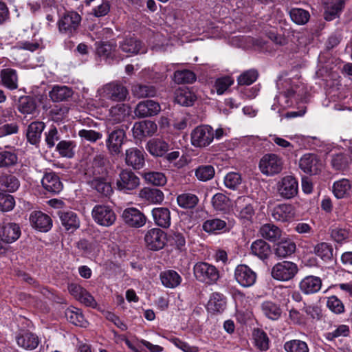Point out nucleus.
I'll return each mask as SVG.
<instances>
[{"label":"nucleus","mask_w":352,"mask_h":352,"mask_svg":"<svg viewBox=\"0 0 352 352\" xmlns=\"http://www.w3.org/2000/svg\"><path fill=\"white\" fill-rule=\"evenodd\" d=\"M314 252L322 260L327 261L331 258L333 255V249L329 243L322 242L315 246Z\"/></svg>","instance_id":"680f3d73"},{"label":"nucleus","mask_w":352,"mask_h":352,"mask_svg":"<svg viewBox=\"0 0 352 352\" xmlns=\"http://www.w3.org/2000/svg\"><path fill=\"white\" fill-rule=\"evenodd\" d=\"M322 287V280L316 276H307L299 283L300 291L307 295L316 294L320 291Z\"/></svg>","instance_id":"a878e982"},{"label":"nucleus","mask_w":352,"mask_h":352,"mask_svg":"<svg viewBox=\"0 0 352 352\" xmlns=\"http://www.w3.org/2000/svg\"><path fill=\"white\" fill-rule=\"evenodd\" d=\"M122 218L126 224L135 228L143 227L147 220L144 214L134 207L124 209L122 214Z\"/></svg>","instance_id":"2eb2a0df"},{"label":"nucleus","mask_w":352,"mask_h":352,"mask_svg":"<svg viewBox=\"0 0 352 352\" xmlns=\"http://www.w3.org/2000/svg\"><path fill=\"white\" fill-rule=\"evenodd\" d=\"M119 49L127 56L147 52V47L135 36H126L119 42Z\"/></svg>","instance_id":"9d476101"},{"label":"nucleus","mask_w":352,"mask_h":352,"mask_svg":"<svg viewBox=\"0 0 352 352\" xmlns=\"http://www.w3.org/2000/svg\"><path fill=\"white\" fill-rule=\"evenodd\" d=\"M15 206L13 196L0 192V210L2 212L11 211Z\"/></svg>","instance_id":"338daca9"},{"label":"nucleus","mask_w":352,"mask_h":352,"mask_svg":"<svg viewBox=\"0 0 352 352\" xmlns=\"http://www.w3.org/2000/svg\"><path fill=\"white\" fill-rule=\"evenodd\" d=\"M157 124L151 120L135 122L132 129L133 137L139 140L144 137L153 135L157 132Z\"/></svg>","instance_id":"b1692460"},{"label":"nucleus","mask_w":352,"mask_h":352,"mask_svg":"<svg viewBox=\"0 0 352 352\" xmlns=\"http://www.w3.org/2000/svg\"><path fill=\"white\" fill-rule=\"evenodd\" d=\"M254 344L261 351H267L269 349L270 340L266 334L261 329H254L253 331Z\"/></svg>","instance_id":"09e8293b"},{"label":"nucleus","mask_w":352,"mask_h":352,"mask_svg":"<svg viewBox=\"0 0 352 352\" xmlns=\"http://www.w3.org/2000/svg\"><path fill=\"white\" fill-rule=\"evenodd\" d=\"M133 94L138 98L153 97L156 94V90L153 86L135 85L132 87Z\"/></svg>","instance_id":"6e6d98bb"},{"label":"nucleus","mask_w":352,"mask_h":352,"mask_svg":"<svg viewBox=\"0 0 352 352\" xmlns=\"http://www.w3.org/2000/svg\"><path fill=\"white\" fill-rule=\"evenodd\" d=\"M298 182L292 176L284 177L278 186V193L285 199H291L296 196L298 193Z\"/></svg>","instance_id":"412c9836"},{"label":"nucleus","mask_w":352,"mask_h":352,"mask_svg":"<svg viewBox=\"0 0 352 352\" xmlns=\"http://www.w3.org/2000/svg\"><path fill=\"white\" fill-rule=\"evenodd\" d=\"M298 272V265L292 261H284L275 264L271 270L273 278L279 281L292 280Z\"/></svg>","instance_id":"423d86ee"},{"label":"nucleus","mask_w":352,"mask_h":352,"mask_svg":"<svg viewBox=\"0 0 352 352\" xmlns=\"http://www.w3.org/2000/svg\"><path fill=\"white\" fill-rule=\"evenodd\" d=\"M296 243L291 240H285L276 245L274 250L276 256L279 258H286L294 254L296 251Z\"/></svg>","instance_id":"79ce46f5"},{"label":"nucleus","mask_w":352,"mask_h":352,"mask_svg":"<svg viewBox=\"0 0 352 352\" xmlns=\"http://www.w3.org/2000/svg\"><path fill=\"white\" fill-rule=\"evenodd\" d=\"M16 341L19 346L25 350H34L39 344V338L34 333L23 331L16 336Z\"/></svg>","instance_id":"bb28decb"},{"label":"nucleus","mask_w":352,"mask_h":352,"mask_svg":"<svg viewBox=\"0 0 352 352\" xmlns=\"http://www.w3.org/2000/svg\"><path fill=\"white\" fill-rule=\"evenodd\" d=\"M44 128L45 124L42 122H33L29 125L27 138L32 144H36L39 141Z\"/></svg>","instance_id":"37998d69"},{"label":"nucleus","mask_w":352,"mask_h":352,"mask_svg":"<svg viewBox=\"0 0 352 352\" xmlns=\"http://www.w3.org/2000/svg\"><path fill=\"white\" fill-rule=\"evenodd\" d=\"M166 234L160 228L148 230L144 235V241L146 247L153 251L162 249L166 243Z\"/></svg>","instance_id":"9b49d317"},{"label":"nucleus","mask_w":352,"mask_h":352,"mask_svg":"<svg viewBox=\"0 0 352 352\" xmlns=\"http://www.w3.org/2000/svg\"><path fill=\"white\" fill-rule=\"evenodd\" d=\"M234 212L236 216L243 222L251 221L254 214L251 199L248 197H239L235 201Z\"/></svg>","instance_id":"ddd939ff"},{"label":"nucleus","mask_w":352,"mask_h":352,"mask_svg":"<svg viewBox=\"0 0 352 352\" xmlns=\"http://www.w3.org/2000/svg\"><path fill=\"white\" fill-rule=\"evenodd\" d=\"M72 90L65 85H54L49 96L54 102L63 101L72 96Z\"/></svg>","instance_id":"a19ab883"},{"label":"nucleus","mask_w":352,"mask_h":352,"mask_svg":"<svg viewBox=\"0 0 352 352\" xmlns=\"http://www.w3.org/2000/svg\"><path fill=\"white\" fill-rule=\"evenodd\" d=\"M283 166V159L274 153L263 155L258 164L261 172L267 176H272L280 173Z\"/></svg>","instance_id":"0eeeda50"},{"label":"nucleus","mask_w":352,"mask_h":352,"mask_svg":"<svg viewBox=\"0 0 352 352\" xmlns=\"http://www.w3.org/2000/svg\"><path fill=\"white\" fill-rule=\"evenodd\" d=\"M68 290L71 295L82 304L92 308L96 307L97 302L94 298L81 286L72 283L69 285Z\"/></svg>","instance_id":"6ab92c4d"},{"label":"nucleus","mask_w":352,"mask_h":352,"mask_svg":"<svg viewBox=\"0 0 352 352\" xmlns=\"http://www.w3.org/2000/svg\"><path fill=\"white\" fill-rule=\"evenodd\" d=\"M153 221L158 226L168 228L170 226V212L168 208L164 207L155 208L152 210Z\"/></svg>","instance_id":"2f4dec72"},{"label":"nucleus","mask_w":352,"mask_h":352,"mask_svg":"<svg viewBox=\"0 0 352 352\" xmlns=\"http://www.w3.org/2000/svg\"><path fill=\"white\" fill-rule=\"evenodd\" d=\"M0 78L2 85L12 91L19 87V77L17 72L12 68L3 69L0 72Z\"/></svg>","instance_id":"cd10ccee"},{"label":"nucleus","mask_w":352,"mask_h":352,"mask_svg":"<svg viewBox=\"0 0 352 352\" xmlns=\"http://www.w3.org/2000/svg\"><path fill=\"white\" fill-rule=\"evenodd\" d=\"M125 138L123 129H116L110 133L106 142L109 152L113 155L119 154Z\"/></svg>","instance_id":"393cba45"},{"label":"nucleus","mask_w":352,"mask_h":352,"mask_svg":"<svg viewBox=\"0 0 352 352\" xmlns=\"http://www.w3.org/2000/svg\"><path fill=\"white\" fill-rule=\"evenodd\" d=\"M226 307V300L223 294L217 292L211 294L207 305L208 311L213 313H221L223 311Z\"/></svg>","instance_id":"c9c22d12"},{"label":"nucleus","mask_w":352,"mask_h":352,"mask_svg":"<svg viewBox=\"0 0 352 352\" xmlns=\"http://www.w3.org/2000/svg\"><path fill=\"white\" fill-rule=\"evenodd\" d=\"M177 201L181 208L191 209L198 204L199 199L194 194L183 193L177 197Z\"/></svg>","instance_id":"603ef678"},{"label":"nucleus","mask_w":352,"mask_h":352,"mask_svg":"<svg viewBox=\"0 0 352 352\" xmlns=\"http://www.w3.org/2000/svg\"><path fill=\"white\" fill-rule=\"evenodd\" d=\"M143 177L147 183L154 186H163L166 183V177L161 172H146Z\"/></svg>","instance_id":"4d7b16f0"},{"label":"nucleus","mask_w":352,"mask_h":352,"mask_svg":"<svg viewBox=\"0 0 352 352\" xmlns=\"http://www.w3.org/2000/svg\"><path fill=\"white\" fill-rule=\"evenodd\" d=\"M129 115V107L124 104H118L109 110V120L113 123L122 122Z\"/></svg>","instance_id":"ea45409f"},{"label":"nucleus","mask_w":352,"mask_h":352,"mask_svg":"<svg viewBox=\"0 0 352 352\" xmlns=\"http://www.w3.org/2000/svg\"><path fill=\"white\" fill-rule=\"evenodd\" d=\"M223 182L226 188L236 190L242 182L241 175L239 173L230 172L224 177Z\"/></svg>","instance_id":"bf43d9fd"},{"label":"nucleus","mask_w":352,"mask_h":352,"mask_svg":"<svg viewBox=\"0 0 352 352\" xmlns=\"http://www.w3.org/2000/svg\"><path fill=\"white\" fill-rule=\"evenodd\" d=\"M36 104L31 98L25 97L20 100L19 111L23 114H32L36 111Z\"/></svg>","instance_id":"0e129e2a"},{"label":"nucleus","mask_w":352,"mask_h":352,"mask_svg":"<svg viewBox=\"0 0 352 352\" xmlns=\"http://www.w3.org/2000/svg\"><path fill=\"white\" fill-rule=\"evenodd\" d=\"M81 21L80 16L76 12H66L58 21L59 32L70 35L77 30Z\"/></svg>","instance_id":"f8f14e48"},{"label":"nucleus","mask_w":352,"mask_h":352,"mask_svg":"<svg viewBox=\"0 0 352 352\" xmlns=\"http://www.w3.org/2000/svg\"><path fill=\"white\" fill-rule=\"evenodd\" d=\"M74 145L71 141H60L56 146L60 155L68 158H72L74 156Z\"/></svg>","instance_id":"69168bd1"},{"label":"nucleus","mask_w":352,"mask_h":352,"mask_svg":"<svg viewBox=\"0 0 352 352\" xmlns=\"http://www.w3.org/2000/svg\"><path fill=\"white\" fill-rule=\"evenodd\" d=\"M140 184V178L132 170L122 169L116 179V188L124 193H130Z\"/></svg>","instance_id":"39448f33"},{"label":"nucleus","mask_w":352,"mask_h":352,"mask_svg":"<svg viewBox=\"0 0 352 352\" xmlns=\"http://www.w3.org/2000/svg\"><path fill=\"white\" fill-rule=\"evenodd\" d=\"M62 226L67 231L73 232L80 226V220L73 211H59L58 212Z\"/></svg>","instance_id":"c756f323"},{"label":"nucleus","mask_w":352,"mask_h":352,"mask_svg":"<svg viewBox=\"0 0 352 352\" xmlns=\"http://www.w3.org/2000/svg\"><path fill=\"white\" fill-rule=\"evenodd\" d=\"M299 167L305 173L316 175L322 170V163L315 154L306 153L300 157Z\"/></svg>","instance_id":"f3484780"},{"label":"nucleus","mask_w":352,"mask_h":352,"mask_svg":"<svg viewBox=\"0 0 352 352\" xmlns=\"http://www.w3.org/2000/svg\"><path fill=\"white\" fill-rule=\"evenodd\" d=\"M145 153L136 147H131L125 151V164L135 170L142 168L145 163Z\"/></svg>","instance_id":"aec40b11"},{"label":"nucleus","mask_w":352,"mask_h":352,"mask_svg":"<svg viewBox=\"0 0 352 352\" xmlns=\"http://www.w3.org/2000/svg\"><path fill=\"white\" fill-rule=\"evenodd\" d=\"M195 278L208 285L215 283L219 278V272L215 266L206 262H197L193 266Z\"/></svg>","instance_id":"f03ea898"},{"label":"nucleus","mask_w":352,"mask_h":352,"mask_svg":"<svg viewBox=\"0 0 352 352\" xmlns=\"http://www.w3.org/2000/svg\"><path fill=\"white\" fill-rule=\"evenodd\" d=\"M94 221L100 226L109 227L114 223L116 215L113 209L107 205L95 206L91 211Z\"/></svg>","instance_id":"6e6552de"},{"label":"nucleus","mask_w":352,"mask_h":352,"mask_svg":"<svg viewBox=\"0 0 352 352\" xmlns=\"http://www.w3.org/2000/svg\"><path fill=\"white\" fill-rule=\"evenodd\" d=\"M18 162V156L14 151H0V168H10Z\"/></svg>","instance_id":"864d4df0"},{"label":"nucleus","mask_w":352,"mask_h":352,"mask_svg":"<svg viewBox=\"0 0 352 352\" xmlns=\"http://www.w3.org/2000/svg\"><path fill=\"white\" fill-rule=\"evenodd\" d=\"M291 19L298 25H304L309 19V12L301 8H293L289 11Z\"/></svg>","instance_id":"13d9d810"},{"label":"nucleus","mask_w":352,"mask_h":352,"mask_svg":"<svg viewBox=\"0 0 352 352\" xmlns=\"http://www.w3.org/2000/svg\"><path fill=\"white\" fill-rule=\"evenodd\" d=\"M146 148L151 155L162 157L168 151L169 145L162 139L153 138L147 142Z\"/></svg>","instance_id":"7c9ffc66"},{"label":"nucleus","mask_w":352,"mask_h":352,"mask_svg":"<svg viewBox=\"0 0 352 352\" xmlns=\"http://www.w3.org/2000/svg\"><path fill=\"white\" fill-rule=\"evenodd\" d=\"M116 46L109 43H96V54L98 56L109 62L113 60H119L120 58L116 55Z\"/></svg>","instance_id":"72a5a7b5"},{"label":"nucleus","mask_w":352,"mask_h":352,"mask_svg":"<svg viewBox=\"0 0 352 352\" xmlns=\"http://www.w3.org/2000/svg\"><path fill=\"white\" fill-rule=\"evenodd\" d=\"M233 82V79L230 76H224L217 79L214 84L217 93L219 95L224 94Z\"/></svg>","instance_id":"774afa93"},{"label":"nucleus","mask_w":352,"mask_h":352,"mask_svg":"<svg viewBox=\"0 0 352 352\" xmlns=\"http://www.w3.org/2000/svg\"><path fill=\"white\" fill-rule=\"evenodd\" d=\"M0 183L1 186L4 187L7 191L10 192H15L20 186L19 179L14 175H5L1 177Z\"/></svg>","instance_id":"052dcab7"},{"label":"nucleus","mask_w":352,"mask_h":352,"mask_svg":"<svg viewBox=\"0 0 352 352\" xmlns=\"http://www.w3.org/2000/svg\"><path fill=\"white\" fill-rule=\"evenodd\" d=\"M256 277V274L247 265H239L234 270V278L243 287L254 285Z\"/></svg>","instance_id":"4468645a"},{"label":"nucleus","mask_w":352,"mask_h":352,"mask_svg":"<svg viewBox=\"0 0 352 352\" xmlns=\"http://www.w3.org/2000/svg\"><path fill=\"white\" fill-rule=\"evenodd\" d=\"M214 173V168L211 165H201L195 170V177L201 182H207L212 179Z\"/></svg>","instance_id":"3c124183"},{"label":"nucleus","mask_w":352,"mask_h":352,"mask_svg":"<svg viewBox=\"0 0 352 352\" xmlns=\"http://www.w3.org/2000/svg\"><path fill=\"white\" fill-rule=\"evenodd\" d=\"M67 319L72 324L85 327L87 321L85 319L81 311L76 307L68 308L65 311Z\"/></svg>","instance_id":"a18cd8bd"},{"label":"nucleus","mask_w":352,"mask_h":352,"mask_svg":"<svg viewBox=\"0 0 352 352\" xmlns=\"http://www.w3.org/2000/svg\"><path fill=\"white\" fill-rule=\"evenodd\" d=\"M93 178L89 183L91 188L99 193L107 197L112 194L113 188L110 182L106 178V171L103 167H99L92 173Z\"/></svg>","instance_id":"1a4fd4ad"},{"label":"nucleus","mask_w":352,"mask_h":352,"mask_svg":"<svg viewBox=\"0 0 352 352\" xmlns=\"http://www.w3.org/2000/svg\"><path fill=\"white\" fill-rule=\"evenodd\" d=\"M261 307L263 314L271 320H277L281 315L280 308L273 302L265 301Z\"/></svg>","instance_id":"de8ad7c7"},{"label":"nucleus","mask_w":352,"mask_h":352,"mask_svg":"<svg viewBox=\"0 0 352 352\" xmlns=\"http://www.w3.org/2000/svg\"><path fill=\"white\" fill-rule=\"evenodd\" d=\"M251 251L254 255L264 260L267 258L270 252V247L265 241L258 239L252 243Z\"/></svg>","instance_id":"49530a36"},{"label":"nucleus","mask_w":352,"mask_h":352,"mask_svg":"<svg viewBox=\"0 0 352 352\" xmlns=\"http://www.w3.org/2000/svg\"><path fill=\"white\" fill-rule=\"evenodd\" d=\"M160 111L161 107L158 102L152 100H146L137 104L134 113L138 118H146L155 116Z\"/></svg>","instance_id":"5701e85b"},{"label":"nucleus","mask_w":352,"mask_h":352,"mask_svg":"<svg viewBox=\"0 0 352 352\" xmlns=\"http://www.w3.org/2000/svg\"><path fill=\"white\" fill-rule=\"evenodd\" d=\"M21 234L20 226L14 222L3 221L0 224V238L6 244L16 241Z\"/></svg>","instance_id":"dca6fc26"},{"label":"nucleus","mask_w":352,"mask_h":352,"mask_svg":"<svg viewBox=\"0 0 352 352\" xmlns=\"http://www.w3.org/2000/svg\"><path fill=\"white\" fill-rule=\"evenodd\" d=\"M286 352H309V346L305 341L294 339L287 341L284 344Z\"/></svg>","instance_id":"5fc2aeb1"},{"label":"nucleus","mask_w":352,"mask_h":352,"mask_svg":"<svg viewBox=\"0 0 352 352\" xmlns=\"http://www.w3.org/2000/svg\"><path fill=\"white\" fill-rule=\"evenodd\" d=\"M160 280L165 287L174 289L181 284L182 278L176 271L169 270L160 274Z\"/></svg>","instance_id":"f704fd0d"},{"label":"nucleus","mask_w":352,"mask_h":352,"mask_svg":"<svg viewBox=\"0 0 352 352\" xmlns=\"http://www.w3.org/2000/svg\"><path fill=\"white\" fill-rule=\"evenodd\" d=\"M214 129L208 124L196 126L190 133L191 144L196 148H205L214 140Z\"/></svg>","instance_id":"7ed1b4c3"},{"label":"nucleus","mask_w":352,"mask_h":352,"mask_svg":"<svg viewBox=\"0 0 352 352\" xmlns=\"http://www.w3.org/2000/svg\"><path fill=\"white\" fill-rule=\"evenodd\" d=\"M30 222L31 226L40 232H48L52 227V219L43 212L34 211L30 214Z\"/></svg>","instance_id":"4be33fe9"},{"label":"nucleus","mask_w":352,"mask_h":352,"mask_svg":"<svg viewBox=\"0 0 352 352\" xmlns=\"http://www.w3.org/2000/svg\"><path fill=\"white\" fill-rule=\"evenodd\" d=\"M276 87L278 91L272 109L279 113L282 110L295 107L299 102L303 101L307 92L305 84L297 76L279 78Z\"/></svg>","instance_id":"f257e3e1"},{"label":"nucleus","mask_w":352,"mask_h":352,"mask_svg":"<svg viewBox=\"0 0 352 352\" xmlns=\"http://www.w3.org/2000/svg\"><path fill=\"white\" fill-rule=\"evenodd\" d=\"M324 5V19L331 21L337 17L341 12L343 6V0H323Z\"/></svg>","instance_id":"473e14b6"},{"label":"nucleus","mask_w":352,"mask_h":352,"mask_svg":"<svg viewBox=\"0 0 352 352\" xmlns=\"http://www.w3.org/2000/svg\"><path fill=\"white\" fill-rule=\"evenodd\" d=\"M195 79V74L188 69L179 70L174 73V80L177 84L192 83Z\"/></svg>","instance_id":"e2e57ef3"},{"label":"nucleus","mask_w":352,"mask_h":352,"mask_svg":"<svg viewBox=\"0 0 352 352\" xmlns=\"http://www.w3.org/2000/svg\"><path fill=\"white\" fill-rule=\"evenodd\" d=\"M351 183L347 179L336 181L333 185V193L337 199H343L350 196Z\"/></svg>","instance_id":"e433bc0d"},{"label":"nucleus","mask_w":352,"mask_h":352,"mask_svg":"<svg viewBox=\"0 0 352 352\" xmlns=\"http://www.w3.org/2000/svg\"><path fill=\"white\" fill-rule=\"evenodd\" d=\"M212 204L216 210L228 212L232 207L231 200L222 193L215 194L212 199Z\"/></svg>","instance_id":"c03bdc74"},{"label":"nucleus","mask_w":352,"mask_h":352,"mask_svg":"<svg viewBox=\"0 0 352 352\" xmlns=\"http://www.w3.org/2000/svg\"><path fill=\"white\" fill-rule=\"evenodd\" d=\"M41 184L47 191L53 194L59 193L63 188V185L59 177L54 173L45 174L41 180Z\"/></svg>","instance_id":"c85d7f7f"},{"label":"nucleus","mask_w":352,"mask_h":352,"mask_svg":"<svg viewBox=\"0 0 352 352\" xmlns=\"http://www.w3.org/2000/svg\"><path fill=\"white\" fill-rule=\"evenodd\" d=\"M272 217L277 221L291 222L296 215L295 207L290 204H280L272 210Z\"/></svg>","instance_id":"a211bd4d"},{"label":"nucleus","mask_w":352,"mask_h":352,"mask_svg":"<svg viewBox=\"0 0 352 352\" xmlns=\"http://www.w3.org/2000/svg\"><path fill=\"white\" fill-rule=\"evenodd\" d=\"M281 233L280 229L272 223L264 224L259 230L260 235L263 238L272 242H275L280 239Z\"/></svg>","instance_id":"58836bf2"},{"label":"nucleus","mask_w":352,"mask_h":352,"mask_svg":"<svg viewBox=\"0 0 352 352\" xmlns=\"http://www.w3.org/2000/svg\"><path fill=\"white\" fill-rule=\"evenodd\" d=\"M195 100V94L189 88H179L175 92V100L182 106H190Z\"/></svg>","instance_id":"4c0bfd02"},{"label":"nucleus","mask_w":352,"mask_h":352,"mask_svg":"<svg viewBox=\"0 0 352 352\" xmlns=\"http://www.w3.org/2000/svg\"><path fill=\"white\" fill-rule=\"evenodd\" d=\"M127 95L126 88L116 82L107 83L97 91V97H99L100 100L107 98L113 101H123Z\"/></svg>","instance_id":"20e7f679"},{"label":"nucleus","mask_w":352,"mask_h":352,"mask_svg":"<svg viewBox=\"0 0 352 352\" xmlns=\"http://www.w3.org/2000/svg\"><path fill=\"white\" fill-rule=\"evenodd\" d=\"M203 229L206 232L217 233L226 230V223L220 219H208L204 223Z\"/></svg>","instance_id":"8fccbe9b"}]
</instances>
